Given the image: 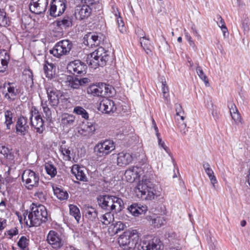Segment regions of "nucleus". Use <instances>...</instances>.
<instances>
[{"mask_svg": "<svg viewBox=\"0 0 250 250\" xmlns=\"http://www.w3.org/2000/svg\"><path fill=\"white\" fill-rule=\"evenodd\" d=\"M148 39H147L145 36L140 37V43L142 47L143 48L146 54H150L151 53V51L146 46L147 43L146 42H148Z\"/></svg>", "mask_w": 250, "mask_h": 250, "instance_id": "obj_48", "label": "nucleus"}, {"mask_svg": "<svg viewBox=\"0 0 250 250\" xmlns=\"http://www.w3.org/2000/svg\"><path fill=\"white\" fill-rule=\"evenodd\" d=\"M162 92L163 93V97L167 101L168 100V88L166 82H162Z\"/></svg>", "mask_w": 250, "mask_h": 250, "instance_id": "obj_53", "label": "nucleus"}, {"mask_svg": "<svg viewBox=\"0 0 250 250\" xmlns=\"http://www.w3.org/2000/svg\"><path fill=\"white\" fill-rule=\"evenodd\" d=\"M15 170V167H13L12 166H11L10 167H8V170L7 171H6V173L7 174V175H9L12 173V172H14Z\"/></svg>", "mask_w": 250, "mask_h": 250, "instance_id": "obj_64", "label": "nucleus"}, {"mask_svg": "<svg viewBox=\"0 0 250 250\" xmlns=\"http://www.w3.org/2000/svg\"><path fill=\"white\" fill-rule=\"evenodd\" d=\"M144 173L142 167H132L126 169L125 172V177L126 180L132 183L137 178H139Z\"/></svg>", "mask_w": 250, "mask_h": 250, "instance_id": "obj_16", "label": "nucleus"}, {"mask_svg": "<svg viewBox=\"0 0 250 250\" xmlns=\"http://www.w3.org/2000/svg\"><path fill=\"white\" fill-rule=\"evenodd\" d=\"M216 19L217 20V23L218 26L221 28L224 36L225 37L226 33L228 32V29L225 25V21L220 15H217Z\"/></svg>", "mask_w": 250, "mask_h": 250, "instance_id": "obj_46", "label": "nucleus"}, {"mask_svg": "<svg viewBox=\"0 0 250 250\" xmlns=\"http://www.w3.org/2000/svg\"><path fill=\"white\" fill-rule=\"evenodd\" d=\"M83 40L85 45L92 47L100 45L104 41V36L100 33L89 32L84 35Z\"/></svg>", "mask_w": 250, "mask_h": 250, "instance_id": "obj_11", "label": "nucleus"}, {"mask_svg": "<svg viewBox=\"0 0 250 250\" xmlns=\"http://www.w3.org/2000/svg\"><path fill=\"white\" fill-rule=\"evenodd\" d=\"M9 58V55L5 50L0 51V72H3L7 69Z\"/></svg>", "mask_w": 250, "mask_h": 250, "instance_id": "obj_25", "label": "nucleus"}, {"mask_svg": "<svg viewBox=\"0 0 250 250\" xmlns=\"http://www.w3.org/2000/svg\"><path fill=\"white\" fill-rule=\"evenodd\" d=\"M54 194L60 200H65L68 199V194L63 189L58 187H53Z\"/></svg>", "mask_w": 250, "mask_h": 250, "instance_id": "obj_34", "label": "nucleus"}, {"mask_svg": "<svg viewBox=\"0 0 250 250\" xmlns=\"http://www.w3.org/2000/svg\"><path fill=\"white\" fill-rule=\"evenodd\" d=\"M66 0H53L49 9L50 15L56 17L62 14L66 9Z\"/></svg>", "mask_w": 250, "mask_h": 250, "instance_id": "obj_13", "label": "nucleus"}, {"mask_svg": "<svg viewBox=\"0 0 250 250\" xmlns=\"http://www.w3.org/2000/svg\"><path fill=\"white\" fill-rule=\"evenodd\" d=\"M44 167L46 173L49 175L51 178H53L56 176L57 173V169L53 164L49 163H46Z\"/></svg>", "mask_w": 250, "mask_h": 250, "instance_id": "obj_41", "label": "nucleus"}, {"mask_svg": "<svg viewBox=\"0 0 250 250\" xmlns=\"http://www.w3.org/2000/svg\"><path fill=\"white\" fill-rule=\"evenodd\" d=\"M31 126L34 128L37 133L42 134L45 130L43 120L40 115L36 111H32L30 116Z\"/></svg>", "mask_w": 250, "mask_h": 250, "instance_id": "obj_14", "label": "nucleus"}, {"mask_svg": "<svg viewBox=\"0 0 250 250\" xmlns=\"http://www.w3.org/2000/svg\"><path fill=\"white\" fill-rule=\"evenodd\" d=\"M203 167L205 172L208 171H209L210 169H212L210 167L209 164L208 162H203Z\"/></svg>", "mask_w": 250, "mask_h": 250, "instance_id": "obj_63", "label": "nucleus"}, {"mask_svg": "<svg viewBox=\"0 0 250 250\" xmlns=\"http://www.w3.org/2000/svg\"><path fill=\"white\" fill-rule=\"evenodd\" d=\"M228 107L229 109L230 115L237 111H238L236 105L232 102L228 104Z\"/></svg>", "mask_w": 250, "mask_h": 250, "instance_id": "obj_57", "label": "nucleus"}, {"mask_svg": "<svg viewBox=\"0 0 250 250\" xmlns=\"http://www.w3.org/2000/svg\"><path fill=\"white\" fill-rule=\"evenodd\" d=\"M176 115L179 116L180 119L183 121L185 119L184 111L182 109V106L180 104H175Z\"/></svg>", "mask_w": 250, "mask_h": 250, "instance_id": "obj_52", "label": "nucleus"}, {"mask_svg": "<svg viewBox=\"0 0 250 250\" xmlns=\"http://www.w3.org/2000/svg\"><path fill=\"white\" fill-rule=\"evenodd\" d=\"M0 153L3 155L6 159L12 161V163H14V156L11 150L7 146L0 144Z\"/></svg>", "mask_w": 250, "mask_h": 250, "instance_id": "obj_32", "label": "nucleus"}, {"mask_svg": "<svg viewBox=\"0 0 250 250\" xmlns=\"http://www.w3.org/2000/svg\"><path fill=\"white\" fill-rule=\"evenodd\" d=\"M66 85L68 86V88L72 89H78L81 86L80 82L79 81V79L77 78H73L71 76H68L67 77L66 81L65 82Z\"/></svg>", "mask_w": 250, "mask_h": 250, "instance_id": "obj_33", "label": "nucleus"}, {"mask_svg": "<svg viewBox=\"0 0 250 250\" xmlns=\"http://www.w3.org/2000/svg\"><path fill=\"white\" fill-rule=\"evenodd\" d=\"M196 70V73L200 78L205 83H208L207 77L204 74L202 68L199 66H197Z\"/></svg>", "mask_w": 250, "mask_h": 250, "instance_id": "obj_50", "label": "nucleus"}, {"mask_svg": "<svg viewBox=\"0 0 250 250\" xmlns=\"http://www.w3.org/2000/svg\"><path fill=\"white\" fill-rule=\"evenodd\" d=\"M206 173L208 176L210 180V183L214 190L218 189V182L217 179L214 175V173L212 169L206 172Z\"/></svg>", "mask_w": 250, "mask_h": 250, "instance_id": "obj_40", "label": "nucleus"}, {"mask_svg": "<svg viewBox=\"0 0 250 250\" xmlns=\"http://www.w3.org/2000/svg\"><path fill=\"white\" fill-rule=\"evenodd\" d=\"M55 23L58 27H69L72 25V19L68 16H65L62 20L56 21Z\"/></svg>", "mask_w": 250, "mask_h": 250, "instance_id": "obj_37", "label": "nucleus"}, {"mask_svg": "<svg viewBox=\"0 0 250 250\" xmlns=\"http://www.w3.org/2000/svg\"><path fill=\"white\" fill-rule=\"evenodd\" d=\"M71 171L72 173L74 174L77 180L83 182L87 181L85 174L84 173L82 168L78 165H74L71 169Z\"/></svg>", "mask_w": 250, "mask_h": 250, "instance_id": "obj_27", "label": "nucleus"}, {"mask_svg": "<svg viewBox=\"0 0 250 250\" xmlns=\"http://www.w3.org/2000/svg\"><path fill=\"white\" fill-rule=\"evenodd\" d=\"M60 150L63 156V159L65 161H70L71 160L70 153L71 151L68 148H66L65 146L62 145L60 146Z\"/></svg>", "mask_w": 250, "mask_h": 250, "instance_id": "obj_45", "label": "nucleus"}, {"mask_svg": "<svg viewBox=\"0 0 250 250\" xmlns=\"http://www.w3.org/2000/svg\"><path fill=\"white\" fill-rule=\"evenodd\" d=\"M48 0H31L29 8L31 12L41 14L47 9Z\"/></svg>", "mask_w": 250, "mask_h": 250, "instance_id": "obj_15", "label": "nucleus"}, {"mask_svg": "<svg viewBox=\"0 0 250 250\" xmlns=\"http://www.w3.org/2000/svg\"><path fill=\"white\" fill-rule=\"evenodd\" d=\"M93 9L87 5L77 6L75 10V14L77 19L82 20L87 18L91 14Z\"/></svg>", "mask_w": 250, "mask_h": 250, "instance_id": "obj_21", "label": "nucleus"}, {"mask_svg": "<svg viewBox=\"0 0 250 250\" xmlns=\"http://www.w3.org/2000/svg\"><path fill=\"white\" fill-rule=\"evenodd\" d=\"M98 110L102 113H109L116 110L114 102L109 99H104L100 103Z\"/></svg>", "mask_w": 250, "mask_h": 250, "instance_id": "obj_20", "label": "nucleus"}, {"mask_svg": "<svg viewBox=\"0 0 250 250\" xmlns=\"http://www.w3.org/2000/svg\"><path fill=\"white\" fill-rule=\"evenodd\" d=\"M75 118L73 115L64 114L62 116L61 124L63 126L70 127L74 124Z\"/></svg>", "mask_w": 250, "mask_h": 250, "instance_id": "obj_29", "label": "nucleus"}, {"mask_svg": "<svg viewBox=\"0 0 250 250\" xmlns=\"http://www.w3.org/2000/svg\"><path fill=\"white\" fill-rule=\"evenodd\" d=\"M103 88L104 92L107 93V87L106 84L102 83L101 86H92L88 90V92L95 96H100L103 95Z\"/></svg>", "mask_w": 250, "mask_h": 250, "instance_id": "obj_26", "label": "nucleus"}, {"mask_svg": "<svg viewBox=\"0 0 250 250\" xmlns=\"http://www.w3.org/2000/svg\"><path fill=\"white\" fill-rule=\"evenodd\" d=\"M55 66L52 63L45 61L43 65V71L46 77L52 78L55 74Z\"/></svg>", "mask_w": 250, "mask_h": 250, "instance_id": "obj_28", "label": "nucleus"}, {"mask_svg": "<svg viewBox=\"0 0 250 250\" xmlns=\"http://www.w3.org/2000/svg\"><path fill=\"white\" fill-rule=\"evenodd\" d=\"M97 216L98 213L96 209L92 207H88L85 210V216L91 221H95Z\"/></svg>", "mask_w": 250, "mask_h": 250, "instance_id": "obj_38", "label": "nucleus"}, {"mask_svg": "<svg viewBox=\"0 0 250 250\" xmlns=\"http://www.w3.org/2000/svg\"><path fill=\"white\" fill-rule=\"evenodd\" d=\"M115 148L114 142L111 140H105L98 143L94 147L96 154L99 157L105 156L109 154Z\"/></svg>", "mask_w": 250, "mask_h": 250, "instance_id": "obj_8", "label": "nucleus"}, {"mask_svg": "<svg viewBox=\"0 0 250 250\" xmlns=\"http://www.w3.org/2000/svg\"><path fill=\"white\" fill-rule=\"evenodd\" d=\"M26 85L28 86L32 87L33 86V75L31 72H29L28 74V78H26Z\"/></svg>", "mask_w": 250, "mask_h": 250, "instance_id": "obj_56", "label": "nucleus"}, {"mask_svg": "<svg viewBox=\"0 0 250 250\" xmlns=\"http://www.w3.org/2000/svg\"><path fill=\"white\" fill-rule=\"evenodd\" d=\"M99 206L103 209L115 212L120 211L124 208L123 200L117 196L109 195H100L97 197Z\"/></svg>", "mask_w": 250, "mask_h": 250, "instance_id": "obj_3", "label": "nucleus"}, {"mask_svg": "<svg viewBox=\"0 0 250 250\" xmlns=\"http://www.w3.org/2000/svg\"><path fill=\"white\" fill-rule=\"evenodd\" d=\"M109 56L102 47H98L92 53L87 56L86 62L87 64L93 68L98 66H103L106 63Z\"/></svg>", "mask_w": 250, "mask_h": 250, "instance_id": "obj_5", "label": "nucleus"}, {"mask_svg": "<svg viewBox=\"0 0 250 250\" xmlns=\"http://www.w3.org/2000/svg\"><path fill=\"white\" fill-rule=\"evenodd\" d=\"M9 18L6 16L4 10L0 9V26H6L9 25Z\"/></svg>", "mask_w": 250, "mask_h": 250, "instance_id": "obj_42", "label": "nucleus"}, {"mask_svg": "<svg viewBox=\"0 0 250 250\" xmlns=\"http://www.w3.org/2000/svg\"><path fill=\"white\" fill-rule=\"evenodd\" d=\"M128 211L134 216H138L140 214H145L147 210L146 206L134 203L128 208Z\"/></svg>", "mask_w": 250, "mask_h": 250, "instance_id": "obj_23", "label": "nucleus"}, {"mask_svg": "<svg viewBox=\"0 0 250 250\" xmlns=\"http://www.w3.org/2000/svg\"><path fill=\"white\" fill-rule=\"evenodd\" d=\"M73 112L78 115H81L82 118L87 119L88 118V114L87 111L81 106H76L73 109Z\"/></svg>", "mask_w": 250, "mask_h": 250, "instance_id": "obj_43", "label": "nucleus"}, {"mask_svg": "<svg viewBox=\"0 0 250 250\" xmlns=\"http://www.w3.org/2000/svg\"><path fill=\"white\" fill-rule=\"evenodd\" d=\"M231 118L236 124L241 123V117L238 111L231 115Z\"/></svg>", "mask_w": 250, "mask_h": 250, "instance_id": "obj_55", "label": "nucleus"}, {"mask_svg": "<svg viewBox=\"0 0 250 250\" xmlns=\"http://www.w3.org/2000/svg\"><path fill=\"white\" fill-rule=\"evenodd\" d=\"M49 104L47 101H42L41 105L43 109L44 117L47 120L50 121L52 120V112L48 107Z\"/></svg>", "mask_w": 250, "mask_h": 250, "instance_id": "obj_35", "label": "nucleus"}, {"mask_svg": "<svg viewBox=\"0 0 250 250\" xmlns=\"http://www.w3.org/2000/svg\"><path fill=\"white\" fill-rule=\"evenodd\" d=\"M46 240L49 246L56 250L61 249L64 244L61 234L54 230L49 231L47 234Z\"/></svg>", "mask_w": 250, "mask_h": 250, "instance_id": "obj_10", "label": "nucleus"}, {"mask_svg": "<svg viewBox=\"0 0 250 250\" xmlns=\"http://www.w3.org/2000/svg\"><path fill=\"white\" fill-rule=\"evenodd\" d=\"M35 196L38 198L41 202H44L46 198L44 194L42 191H39L35 193Z\"/></svg>", "mask_w": 250, "mask_h": 250, "instance_id": "obj_59", "label": "nucleus"}, {"mask_svg": "<svg viewBox=\"0 0 250 250\" xmlns=\"http://www.w3.org/2000/svg\"><path fill=\"white\" fill-rule=\"evenodd\" d=\"M158 140V145L160 146H161L167 153H169V150L168 148L165 145V143L162 140L161 137L157 138Z\"/></svg>", "mask_w": 250, "mask_h": 250, "instance_id": "obj_58", "label": "nucleus"}, {"mask_svg": "<svg viewBox=\"0 0 250 250\" xmlns=\"http://www.w3.org/2000/svg\"><path fill=\"white\" fill-rule=\"evenodd\" d=\"M146 219L149 221V223L153 225L155 227L159 228L165 224V220L160 216L155 217L153 216H147Z\"/></svg>", "mask_w": 250, "mask_h": 250, "instance_id": "obj_30", "label": "nucleus"}, {"mask_svg": "<svg viewBox=\"0 0 250 250\" xmlns=\"http://www.w3.org/2000/svg\"><path fill=\"white\" fill-rule=\"evenodd\" d=\"M95 131V125L91 123L88 122L86 124L83 125L78 132L83 136L88 137L92 135Z\"/></svg>", "mask_w": 250, "mask_h": 250, "instance_id": "obj_24", "label": "nucleus"}, {"mask_svg": "<svg viewBox=\"0 0 250 250\" xmlns=\"http://www.w3.org/2000/svg\"><path fill=\"white\" fill-rule=\"evenodd\" d=\"M48 104L52 107H56L59 103V99L62 96L61 91L52 88L46 89Z\"/></svg>", "mask_w": 250, "mask_h": 250, "instance_id": "obj_18", "label": "nucleus"}, {"mask_svg": "<svg viewBox=\"0 0 250 250\" xmlns=\"http://www.w3.org/2000/svg\"><path fill=\"white\" fill-rule=\"evenodd\" d=\"M70 214L74 216L77 223H79L81 218V213L79 208L76 206L70 205L69 206Z\"/></svg>", "mask_w": 250, "mask_h": 250, "instance_id": "obj_39", "label": "nucleus"}, {"mask_svg": "<svg viewBox=\"0 0 250 250\" xmlns=\"http://www.w3.org/2000/svg\"><path fill=\"white\" fill-rule=\"evenodd\" d=\"M29 128L28 119L26 117L21 116L18 118L16 125V133L18 134L25 135L28 132Z\"/></svg>", "mask_w": 250, "mask_h": 250, "instance_id": "obj_19", "label": "nucleus"}, {"mask_svg": "<svg viewBox=\"0 0 250 250\" xmlns=\"http://www.w3.org/2000/svg\"><path fill=\"white\" fill-rule=\"evenodd\" d=\"M3 87L6 88V90L3 92L4 98L8 101L15 100L19 93V89L15 84L12 83H5Z\"/></svg>", "mask_w": 250, "mask_h": 250, "instance_id": "obj_17", "label": "nucleus"}, {"mask_svg": "<svg viewBox=\"0 0 250 250\" xmlns=\"http://www.w3.org/2000/svg\"><path fill=\"white\" fill-rule=\"evenodd\" d=\"M7 221L5 219L0 218V230H3L6 226Z\"/></svg>", "mask_w": 250, "mask_h": 250, "instance_id": "obj_61", "label": "nucleus"}, {"mask_svg": "<svg viewBox=\"0 0 250 250\" xmlns=\"http://www.w3.org/2000/svg\"><path fill=\"white\" fill-rule=\"evenodd\" d=\"M116 229V232H118L121 230H123L124 228V225L121 221L117 222L114 226Z\"/></svg>", "mask_w": 250, "mask_h": 250, "instance_id": "obj_60", "label": "nucleus"}, {"mask_svg": "<svg viewBox=\"0 0 250 250\" xmlns=\"http://www.w3.org/2000/svg\"><path fill=\"white\" fill-rule=\"evenodd\" d=\"M28 240L25 236H21L18 242V246L22 250H24L28 246Z\"/></svg>", "mask_w": 250, "mask_h": 250, "instance_id": "obj_49", "label": "nucleus"}, {"mask_svg": "<svg viewBox=\"0 0 250 250\" xmlns=\"http://www.w3.org/2000/svg\"><path fill=\"white\" fill-rule=\"evenodd\" d=\"M24 221L29 227L40 226L47 220V212L42 205L32 204L31 209L23 214Z\"/></svg>", "mask_w": 250, "mask_h": 250, "instance_id": "obj_1", "label": "nucleus"}, {"mask_svg": "<svg viewBox=\"0 0 250 250\" xmlns=\"http://www.w3.org/2000/svg\"><path fill=\"white\" fill-rule=\"evenodd\" d=\"M98 219L103 225L107 226L113 223L114 220V215L110 211H109L101 215Z\"/></svg>", "mask_w": 250, "mask_h": 250, "instance_id": "obj_31", "label": "nucleus"}, {"mask_svg": "<svg viewBox=\"0 0 250 250\" xmlns=\"http://www.w3.org/2000/svg\"><path fill=\"white\" fill-rule=\"evenodd\" d=\"M100 0H82V2L85 4V5L92 8V9H96L100 6Z\"/></svg>", "mask_w": 250, "mask_h": 250, "instance_id": "obj_47", "label": "nucleus"}, {"mask_svg": "<svg viewBox=\"0 0 250 250\" xmlns=\"http://www.w3.org/2000/svg\"><path fill=\"white\" fill-rule=\"evenodd\" d=\"M73 44L68 40H64L59 42L52 49L49 50L50 54L57 58H60L63 55H67L72 48Z\"/></svg>", "mask_w": 250, "mask_h": 250, "instance_id": "obj_7", "label": "nucleus"}, {"mask_svg": "<svg viewBox=\"0 0 250 250\" xmlns=\"http://www.w3.org/2000/svg\"><path fill=\"white\" fill-rule=\"evenodd\" d=\"M140 241L139 234L136 230H127L118 238L120 246L125 250H138Z\"/></svg>", "mask_w": 250, "mask_h": 250, "instance_id": "obj_4", "label": "nucleus"}, {"mask_svg": "<svg viewBox=\"0 0 250 250\" xmlns=\"http://www.w3.org/2000/svg\"><path fill=\"white\" fill-rule=\"evenodd\" d=\"M13 111L12 110H7L4 112V116L5 118V124L7 127L9 128L10 125L13 123Z\"/></svg>", "mask_w": 250, "mask_h": 250, "instance_id": "obj_44", "label": "nucleus"}, {"mask_svg": "<svg viewBox=\"0 0 250 250\" xmlns=\"http://www.w3.org/2000/svg\"><path fill=\"white\" fill-rule=\"evenodd\" d=\"M79 81L80 82L81 85H83L85 84L88 83L90 82V80L88 78H83L82 79H79Z\"/></svg>", "mask_w": 250, "mask_h": 250, "instance_id": "obj_62", "label": "nucleus"}, {"mask_svg": "<svg viewBox=\"0 0 250 250\" xmlns=\"http://www.w3.org/2000/svg\"><path fill=\"white\" fill-rule=\"evenodd\" d=\"M113 10L118 24L119 30L121 33H124L125 31V28L124 26V21L120 16L119 12L117 9L115 10L114 8H113Z\"/></svg>", "mask_w": 250, "mask_h": 250, "instance_id": "obj_36", "label": "nucleus"}, {"mask_svg": "<svg viewBox=\"0 0 250 250\" xmlns=\"http://www.w3.org/2000/svg\"><path fill=\"white\" fill-rule=\"evenodd\" d=\"M185 36L189 45L193 48L194 50L196 51L197 50V46L191 36L188 33H185Z\"/></svg>", "mask_w": 250, "mask_h": 250, "instance_id": "obj_54", "label": "nucleus"}, {"mask_svg": "<svg viewBox=\"0 0 250 250\" xmlns=\"http://www.w3.org/2000/svg\"><path fill=\"white\" fill-rule=\"evenodd\" d=\"M132 161V155L129 153L121 152L118 154L117 164L120 167L125 166L131 163Z\"/></svg>", "mask_w": 250, "mask_h": 250, "instance_id": "obj_22", "label": "nucleus"}, {"mask_svg": "<svg viewBox=\"0 0 250 250\" xmlns=\"http://www.w3.org/2000/svg\"><path fill=\"white\" fill-rule=\"evenodd\" d=\"M163 245L157 238L151 235L145 236L140 239L138 250H163Z\"/></svg>", "mask_w": 250, "mask_h": 250, "instance_id": "obj_6", "label": "nucleus"}, {"mask_svg": "<svg viewBox=\"0 0 250 250\" xmlns=\"http://www.w3.org/2000/svg\"><path fill=\"white\" fill-rule=\"evenodd\" d=\"M19 230L17 228H12L5 232V235L9 239H11L14 236L18 235Z\"/></svg>", "mask_w": 250, "mask_h": 250, "instance_id": "obj_51", "label": "nucleus"}, {"mask_svg": "<svg viewBox=\"0 0 250 250\" xmlns=\"http://www.w3.org/2000/svg\"><path fill=\"white\" fill-rule=\"evenodd\" d=\"M22 180L27 189H32L38 186L39 175L33 170L26 169L22 173Z\"/></svg>", "mask_w": 250, "mask_h": 250, "instance_id": "obj_9", "label": "nucleus"}, {"mask_svg": "<svg viewBox=\"0 0 250 250\" xmlns=\"http://www.w3.org/2000/svg\"><path fill=\"white\" fill-rule=\"evenodd\" d=\"M86 68V65L79 60H75L70 62L67 66V70L76 76L85 74Z\"/></svg>", "mask_w": 250, "mask_h": 250, "instance_id": "obj_12", "label": "nucleus"}, {"mask_svg": "<svg viewBox=\"0 0 250 250\" xmlns=\"http://www.w3.org/2000/svg\"><path fill=\"white\" fill-rule=\"evenodd\" d=\"M135 192L138 198L146 200H151L155 196L160 195V192L156 191L154 185L146 175H143L142 180L138 183Z\"/></svg>", "mask_w": 250, "mask_h": 250, "instance_id": "obj_2", "label": "nucleus"}]
</instances>
